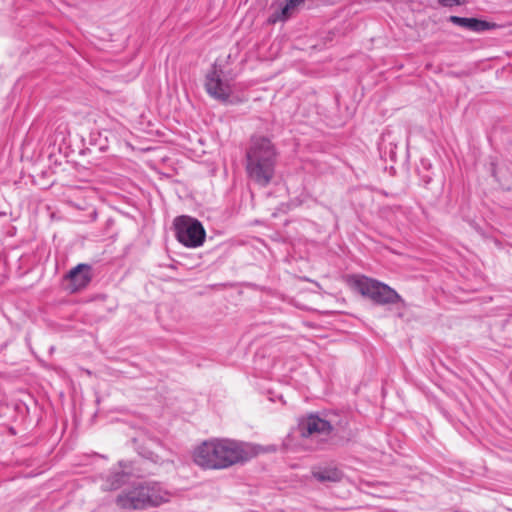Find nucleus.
I'll return each instance as SVG.
<instances>
[{
	"label": "nucleus",
	"instance_id": "9",
	"mask_svg": "<svg viewBox=\"0 0 512 512\" xmlns=\"http://www.w3.org/2000/svg\"><path fill=\"white\" fill-rule=\"evenodd\" d=\"M70 280L73 290L85 288L91 281V267L88 264H78L66 276Z\"/></svg>",
	"mask_w": 512,
	"mask_h": 512
},
{
	"label": "nucleus",
	"instance_id": "13",
	"mask_svg": "<svg viewBox=\"0 0 512 512\" xmlns=\"http://www.w3.org/2000/svg\"><path fill=\"white\" fill-rule=\"evenodd\" d=\"M438 2L443 7H453L464 4L465 0H438Z\"/></svg>",
	"mask_w": 512,
	"mask_h": 512
},
{
	"label": "nucleus",
	"instance_id": "3",
	"mask_svg": "<svg viewBox=\"0 0 512 512\" xmlns=\"http://www.w3.org/2000/svg\"><path fill=\"white\" fill-rule=\"evenodd\" d=\"M170 493L157 482H144L124 490L117 497L119 508L125 510H144L168 502Z\"/></svg>",
	"mask_w": 512,
	"mask_h": 512
},
{
	"label": "nucleus",
	"instance_id": "12",
	"mask_svg": "<svg viewBox=\"0 0 512 512\" xmlns=\"http://www.w3.org/2000/svg\"><path fill=\"white\" fill-rule=\"evenodd\" d=\"M304 1L305 0H286L280 11L274 13L270 20L275 23L277 21H285L289 19L296 12L298 7L304 4Z\"/></svg>",
	"mask_w": 512,
	"mask_h": 512
},
{
	"label": "nucleus",
	"instance_id": "2",
	"mask_svg": "<svg viewBox=\"0 0 512 512\" xmlns=\"http://www.w3.org/2000/svg\"><path fill=\"white\" fill-rule=\"evenodd\" d=\"M276 166V151L266 137H253L246 153V172L250 179L266 187L273 179Z\"/></svg>",
	"mask_w": 512,
	"mask_h": 512
},
{
	"label": "nucleus",
	"instance_id": "7",
	"mask_svg": "<svg viewBox=\"0 0 512 512\" xmlns=\"http://www.w3.org/2000/svg\"><path fill=\"white\" fill-rule=\"evenodd\" d=\"M298 426L303 437L314 435L327 436L332 431V425L317 415H309L301 419Z\"/></svg>",
	"mask_w": 512,
	"mask_h": 512
},
{
	"label": "nucleus",
	"instance_id": "1",
	"mask_svg": "<svg viewBox=\"0 0 512 512\" xmlns=\"http://www.w3.org/2000/svg\"><path fill=\"white\" fill-rule=\"evenodd\" d=\"M254 455L255 448L249 443L229 438H213L199 445L193 458L202 468L220 470L245 462Z\"/></svg>",
	"mask_w": 512,
	"mask_h": 512
},
{
	"label": "nucleus",
	"instance_id": "6",
	"mask_svg": "<svg viewBox=\"0 0 512 512\" xmlns=\"http://www.w3.org/2000/svg\"><path fill=\"white\" fill-rule=\"evenodd\" d=\"M223 71L216 64L205 76V90L210 97L220 102H227L232 94V86L228 80L223 79Z\"/></svg>",
	"mask_w": 512,
	"mask_h": 512
},
{
	"label": "nucleus",
	"instance_id": "8",
	"mask_svg": "<svg viewBox=\"0 0 512 512\" xmlns=\"http://www.w3.org/2000/svg\"><path fill=\"white\" fill-rule=\"evenodd\" d=\"M119 467L121 470L114 469L110 471L105 478H103L101 484V488L103 490H116L128 482L130 478V470L128 469L127 464L120 461Z\"/></svg>",
	"mask_w": 512,
	"mask_h": 512
},
{
	"label": "nucleus",
	"instance_id": "4",
	"mask_svg": "<svg viewBox=\"0 0 512 512\" xmlns=\"http://www.w3.org/2000/svg\"><path fill=\"white\" fill-rule=\"evenodd\" d=\"M351 284L363 297L380 306L400 305L406 307L405 300L389 285L366 276H356Z\"/></svg>",
	"mask_w": 512,
	"mask_h": 512
},
{
	"label": "nucleus",
	"instance_id": "5",
	"mask_svg": "<svg viewBox=\"0 0 512 512\" xmlns=\"http://www.w3.org/2000/svg\"><path fill=\"white\" fill-rule=\"evenodd\" d=\"M175 235L177 240L186 247L197 248L205 240L206 232L201 224L195 218L182 215L174 219Z\"/></svg>",
	"mask_w": 512,
	"mask_h": 512
},
{
	"label": "nucleus",
	"instance_id": "11",
	"mask_svg": "<svg viewBox=\"0 0 512 512\" xmlns=\"http://www.w3.org/2000/svg\"><path fill=\"white\" fill-rule=\"evenodd\" d=\"M315 480L321 483L340 482L344 475L341 470L335 467H320L312 471Z\"/></svg>",
	"mask_w": 512,
	"mask_h": 512
},
{
	"label": "nucleus",
	"instance_id": "10",
	"mask_svg": "<svg viewBox=\"0 0 512 512\" xmlns=\"http://www.w3.org/2000/svg\"><path fill=\"white\" fill-rule=\"evenodd\" d=\"M449 22L463 27L467 30L473 31V32H483L490 30L495 27V24L487 22L485 20H480L476 18H465V17H459V16H450Z\"/></svg>",
	"mask_w": 512,
	"mask_h": 512
}]
</instances>
